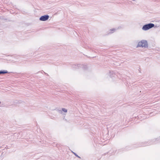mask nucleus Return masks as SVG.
<instances>
[{"label": "nucleus", "instance_id": "1", "mask_svg": "<svg viewBox=\"0 0 160 160\" xmlns=\"http://www.w3.org/2000/svg\"><path fill=\"white\" fill-rule=\"evenodd\" d=\"M148 45L147 42L145 40H142L138 42L137 47H144L147 48L148 47Z\"/></svg>", "mask_w": 160, "mask_h": 160}, {"label": "nucleus", "instance_id": "2", "mask_svg": "<svg viewBox=\"0 0 160 160\" xmlns=\"http://www.w3.org/2000/svg\"><path fill=\"white\" fill-rule=\"evenodd\" d=\"M154 26V24L150 23L143 26L142 28V29L144 31H146L153 27Z\"/></svg>", "mask_w": 160, "mask_h": 160}, {"label": "nucleus", "instance_id": "3", "mask_svg": "<svg viewBox=\"0 0 160 160\" xmlns=\"http://www.w3.org/2000/svg\"><path fill=\"white\" fill-rule=\"evenodd\" d=\"M49 18V16L48 15H47L42 16L40 18L39 20L41 21H46Z\"/></svg>", "mask_w": 160, "mask_h": 160}, {"label": "nucleus", "instance_id": "4", "mask_svg": "<svg viewBox=\"0 0 160 160\" xmlns=\"http://www.w3.org/2000/svg\"><path fill=\"white\" fill-rule=\"evenodd\" d=\"M120 28H121V27H120V28L118 27V28H113L111 29L109 31V32H108V34H111V33H113V32H114L116 30H117V29Z\"/></svg>", "mask_w": 160, "mask_h": 160}, {"label": "nucleus", "instance_id": "5", "mask_svg": "<svg viewBox=\"0 0 160 160\" xmlns=\"http://www.w3.org/2000/svg\"><path fill=\"white\" fill-rule=\"evenodd\" d=\"M8 72L7 71H0V74L7 73Z\"/></svg>", "mask_w": 160, "mask_h": 160}, {"label": "nucleus", "instance_id": "6", "mask_svg": "<svg viewBox=\"0 0 160 160\" xmlns=\"http://www.w3.org/2000/svg\"><path fill=\"white\" fill-rule=\"evenodd\" d=\"M72 152L77 157H78V158H81L78 156L76 153H75L73 152L72 151Z\"/></svg>", "mask_w": 160, "mask_h": 160}, {"label": "nucleus", "instance_id": "7", "mask_svg": "<svg viewBox=\"0 0 160 160\" xmlns=\"http://www.w3.org/2000/svg\"><path fill=\"white\" fill-rule=\"evenodd\" d=\"M62 111H63V112H67V109H66L65 108H62Z\"/></svg>", "mask_w": 160, "mask_h": 160}, {"label": "nucleus", "instance_id": "8", "mask_svg": "<svg viewBox=\"0 0 160 160\" xmlns=\"http://www.w3.org/2000/svg\"><path fill=\"white\" fill-rule=\"evenodd\" d=\"M18 134H18L15 133V134H14V136H16V134Z\"/></svg>", "mask_w": 160, "mask_h": 160}, {"label": "nucleus", "instance_id": "9", "mask_svg": "<svg viewBox=\"0 0 160 160\" xmlns=\"http://www.w3.org/2000/svg\"><path fill=\"white\" fill-rule=\"evenodd\" d=\"M1 102L0 101V104H1Z\"/></svg>", "mask_w": 160, "mask_h": 160}]
</instances>
